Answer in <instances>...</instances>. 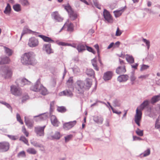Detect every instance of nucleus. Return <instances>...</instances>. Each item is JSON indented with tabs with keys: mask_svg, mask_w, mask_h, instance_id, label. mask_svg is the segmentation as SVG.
<instances>
[{
	"mask_svg": "<svg viewBox=\"0 0 160 160\" xmlns=\"http://www.w3.org/2000/svg\"><path fill=\"white\" fill-rule=\"evenodd\" d=\"M10 91L12 94L16 96H20L22 93L21 90L14 85H12L11 86Z\"/></svg>",
	"mask_w": 160,
	"mask_h": 160,
	"instance_id": "nucleus-7",
	"label": "nucleus"
},
{
	"mask_svg": "<svg viewBox=\"0 0 160 160\" xmlns=\"http://www.w3.org/2000/svg\"><path fill=\"white\" fill-rule=\"evenodd\" d=\"M74 30V26L73 24L70 23L68 26L67 30L68 31L72 32Z\"/></svg>",
	"mask_w": 160,
	"mask_h": 160,
	"instance_id": "nucleus-41",
	"label": "nucleus"
},
{
	"mask_svg": "<svg viewBox=\"0 0 160 160\" xmlns=\"http://www.w3.org/2000/svg\"><path fill=\"white\" fill-rule=\"evenodd\" d=\"M112 73L111 71H107L104 73L103 78L105 81L111 79L112 78Z\"/></svg>",
	"mask_w": 160,
	"mask_h": 160,
	"instance_id": "nucleus-23",
	"label": "nucleus"
},
{
	"mask_svg": "<svg viewBox=\"0 0 160 160\" xmlns=\"http://www.w3.org/2000/svg\"><path fill=\"white\" fill-rule=\"evenodd\" d=\"M84 83L85 89L88 90L90 88L92 85V80L90 79L87 78L85 80Z\"/></svg>",
	"mask_w": 160,
	"mask_h": 160,
	"instance_id": "nucleus-15",
	"label": "nucleus"
},
{
	"mask_svg": "<svg viewBox=\"0 0 160 160\" xmlns=\"http://www.w3.org/2000/svg\"><path fill=\"white\" fill-rule=\"evenodd\" d=\"M21 62L23 65H34L37 63L35 55L32 52L25 53L21 57Z\"/></svg>",
	"mask_w": 160,
	"mask_h": 160,
	"instance_id": "nucleus-1",
	"label": "nucleus"
},
{
	"mask_svg": "<svg viewBox=\"0 0 160 160\" xmlns=\"http://www.w3.org/2000/svg\"><path fill=\"white\" fill-rule=\"evenodd\" d=\"M33 91L39 92L42 95H45L47 94V91L46 88L40 84L39 79H38L35 84L30 88Z\"/></svg>",
	"mask_w": 160,
	"mask_h": 160,
	"instance_id": "nucleus-3",
	"label": "nucleus"
},
{
	"mask_svg": "<svg viewBox=\"0 0 160 160\" xmlns=\"http://www.w3.org/2000/svg\"><path fill=\"white\" fill-rule=\"evenodd\" d=\"M29 98V96L28 95H25L23 96L22 98V102H24L26 101L27 100H28Z\"/></svg>",
	"mask_w": 160,
	"mask_h": 160,
	"instance_id": "nucleus-62",
	"label": "nucleus"
},
{
	"mask_svg": "<svg viewBox=\"0 0 160 160\" xmlns=\"http://www.w3.org/2000/svg\"><path fill=\"white\" fill-rule=\"evenodd\" d=\"M72 70L73 72L74 73L79 72H80L79 69L77 67L72 68Z\"/></svg>",
	"mask_w": 160,
	"mask_h": 160,
	"instance_id": "nucleus-60",
	"label": "nucleus"
},
{
	"mask_svg": "<svg viewBox=\"0 0 160 160\" xmlns=\"http://www.w3.org/2000/svg\"><path fill=\"white\" fill-rule=\"evenodd\" d=\"M149 76V74H146L144 75H142L138 77V78L139 79H145L146 78H148Z\"/></svg>",
	"mask_w": 160,
	"mask_h": 160,
	"instance_id": "nucleus-63",
	"label": "nucleus"
},
{
	"mask_svg": "<svg viewBox=\"0 0 160 160\" xmlns=\"http://www.w3.org/2000/svg\"><path fill=\"white\" fill-rule=\"evenodd\" d=\"M13 8L15 11L17 12H19L21 10V6L18 4L14 5L13 6Z\"/></svg>",
	"mask_w": 160,
	"mask_h": 160,
	"instance_id": "nucleus-33",
	"label": "nucleus"
},
{
	"mask_svg": "<svg viewBox=\"0 0 160 160\" xmlns=\"http://www.w3.org/2000/svg\"><path fill=\"white\" fill-rule=\"evenodd\" d=\"M4 49L5 52L6 54H7L8 56H10L12 55L13 52V51L11 49L6 47H4Z\"/></svg>",
	"mask_w": 160,
	"mask_h": 160,
	"instance_id": "nucleus-34",
	"label": "nucleus"
},
{
	"mask_svg": "<svg viewBox=\"0 0 160 160\" xmlns=\"http://www.w3.org/2000/svg\"><path fill=\"white\" fill-rule=\"evenodd\" d=\"M52 138L54 139H59L61 137V135L59 132H56L52 136Z\"/></svg>",
	"mask_w": 160,
	"mask_h": 160,
	"instance_id": "nucleus-39",
	"label": "nucleus"
},
{
	"mask_svg": "<svg viewBox=\"0 0 160 160\" xmlns=\"http://www.w3.org/2000/svg\"><path fill=\"white\" fill-rule=\"evenodd\" d=\"M19 140L22 141L23 142H24L26 144L28 145H29L28 144V140L25 138V137L24 136H22L20 137L19 138Z\"/></svg>",
	"mask_w": 160,
	"mask_h": 160,
	"instance_id": "nucleus-46",
	"label": "nucleus"
},
{
	"mask_svg": "<svg viewBox=\"0 0 160 160\" xmlns=\"http://www.w3.org/2000/svg\"><path fill=\"white\" fill-rule=\"evenodd\" d=\"M86 46L85 44L80 43L77 45L76 49L79 53L82 52L86 50Z\"/></svg>",
	"mask_w": 160,
	"mask_h": 160,
	"instance_id": "nucleus-18",
	"label": "nucleus"
},
{
	"mask_svg": "<svg viewBox=\"0 0 160 160\" xmlns=\"http://www.w3.org/2000/svg\"><path fill=\"white\" fill-rule=\"evenodd\" d=\"M28 44L30 47H36L38 45V41L37 39L32 37L29 39Z\"/></svg>",
	"mask_w": 160,
	"mask_h": 160,
	"instance_id": "nucleus-12",
	"label": "nucleus"
},
{
	"mask_svg": "<svg viewBox=\"0 0 160 160\" xmlns=\"http://www.w3.org/2000/svg\"><path fill=\"white\" fill-rule=\"evenodd\" d=\"M51 16L52 19L58 22H61L63 20V18L59 14L58 11L53 12L51 13Z\"/></svg>",
	"mask_w": 160,
	"mask_h": 160,
	"instance_id": "nucleus-11",
	"label": "nucleus"
},
{
	"mask_svg": "<svg viewBox=\"0 0 160 160\" xmlns=\"http://www.w3.org/2000/svg\"><path fill=\"white\" fill-rule=\"evenodd\" d=\"M149 104L148 100H146L138 107L136 110V113L134 116V121L139 126H140V122L141 120L142 117V111Z\"/></svg>",
	"mask_w": 160,
	"mask_h": 160,
	"instance_id": "nucleus-2",
	"label": "nucleus"
},
{
	"mask_svg": "<svg viewBox=\"0 0 160 160\" xmlns=\"http://www.w3.org/2000/svg\"><path fill=\"white\" fill-rule=\"evenodd\" d=\"M103 16L105 20L108 23H112L113 19L109 12L106 9L104 10Z\"/></svg>",
	"mask_w": 160,
	"mask_h": 160,
	"instance_id": "nucleus-10",
	"label": "nucleus"
},
{
	"mask_svg": "<svg viewBox=\"0 0 160 160\" xmlns=\"http://www.w3.org/2000/svg\"><path fill=\"white\" fill-rule=\"evenodd\" d=\"M25 122L26 125L28 127L31 128L33 126V124L32 122L29 120L26 119V117H24Z\"/></svg>",
	"mask_w": 160,
	"mask_h": 160,
	"instance_id": "nucleus-35",
	"label": "nucleus"
},
{
	"mask_svg": "<svg viewBox=\"0 0 160 160\" xmlns=\"http://www.w3.org/2000/svg\"><path fill=\"white\" fill-rule=\"evenodd\" d=\"M57 110L59 112L63 113L65 112L67 109L64 106H58L57 108Z\"/></svg>",
	"mask_w": 160,
	"mask_h": 160,
	"instance_id": "nucleus-37",
	"label": "nucleus"
},
{
	"mask_svg": "<svg viewBox=\"0 0 160 160\" xmlns=\"http://www.w3.org/2000/svg\"><path fill=\"white\" fill-rule=\"evenodd\" d=\"M86 73L88 77H92L94 75V72L91 68H87L86 71Z\"/></svg>",
	"mask_w": 160,
	"mask_h": 160,
	"instance_id": "nucleus-31",
	"label": "nucleus"
},
{
	"mask_svg": "<svg viewBox=\"0 0 160 160\" xmlns=\"http://www.w3.org/2000/svg\"><path fill=\"white\" fill-rule=\"evenodd\" d=\"M31 143L32 144L33 146L35 147H37L39 148L43 147V146L40 144H39L36 141H31Z\"/></svg>",
	"mask_w": 160,
	"mask_h": 160,
	"instance_id": "nucleus-38",
	"label": "nucleus"
},
{
	"mask_svg": "<svg viewBox=\"0 0 160 160\" xmlns=\"http://www.w3.org/2000/svg\"><path fill=\"white\" fill-rule=\"evenodd\" d=\"M51 121L52 124L56 127L58 126L59 122L58 121L56 117L54 115H52L51 117Z\"/></svg>",
	"mask_w": 160,
	"mask_h": 160,
	"instance_id": "nucleus-25",
	"label": "nucleus"
},
{
	"mask_svg": "<svg viewBox=\"0 0 160 160\" xmlns=\"http://www.w3.org/2000/svg\"><path fill=\"white\" fill-rule=\"evenodd\" d=\"M72 137V135L71 134L65 137V139L66 142H67L69 141L71 139Z\"/></svg>",
	"mask_w": 160,
	"mask_h": 160,
	"instance_id": "nucleus-56",
	"label": "nucleus"
},
{
	"mask_svg": "<svg viewBox=\"0 0 160 160\" xmlns=\"http://www.w3.org/2000/svg\"><path fill=\"white\" fill-rule=\"evenodd\" d=\"M42 49L48 54H50L53 52V50L51 48V44L50 43L44 44Z\"/></svg>",
	"mask_w": 160,
	"mask_h": 160,
	"instance_id": "nucleus-13",
	"label": "nucleus"
},
{
	"mask_svg": "<svg viewBox=\"0 0 160 160\" xmlns=\"http://www.w3.org/2000/svg\"><path fill=\"white\" fill-rule=\"evenodd\" d=\"M86 49H87L88 51L91 52L94 54H95L96 53V52L92 47L88 46L87 45L86 46Z\"/></svg>",
	"mask_w": 160,
	"mask_h": 160,
	"instance_id": "nucleus-52",
	"label": "nucleus"
},
{
	"mask_svg": "<svg viewBox=\"0 0 160 160\" xmlns=\"http://www.w3.org/2000/svg\"><path fill=\"white\" fill-rule=\"evenodd\" d=\"M54 101H52L50 103V113L51 114V112L53 111V107L54 105Z\"/></svg>",
	"mask_w": 160,
	"mask_h": 160,
	"instance_id": "nucleus-51",
	"label": "nucleus"
},
{
	"mask_svg": "<svg viewBox=\"0 0 160 160\" xmlns=\"http://www.w3.org/2000/svg\"><path fill=\"white\" fill-rule=\"evenodd\" d=\"M27 152L29 154L34 155L36 154L37 151L36 150L33 148H30L27 150Z\"/></svg>",
	"mask_w": 160,
	"mask_h": 160,
	"instance_id": "nucleus-36",
	"label": "nucleus"
},
{
	"mask_svg": "<svg viewBox=\"0 0 160 160\" xmlns=\"http://www.w3.org/2000/svg\"><path fill=\"white\" fill-rule=\"evenodd\" d=\"M76 121L74 120L65 123L63 125V128L66 130L70 129L76 125Z\"/></svg>",
	"mask_w": 160,
	"mask_h": 160,
	"instance_id": "nucleus-14",
	"label": "nucleus"
},
{
	"mask_svg": "<svg viewBox=\"0 0 160 160\" xmlns=\"http://www.w3.org/2000/svg\"><path fill=\"white\" fill-rule=\"evenodd\" d=\"M10 144L7 142H0V152H5L8 151L9 149Z\"/></svg>",
	"mask_w": 160,
	"mask_h": 160,
	"instance_id": "nucleus-9",
	"label": "nucleus"
},
{
	"mask_svg": "<svg viewBox=\"0 0 160 160\" xmlns=\"http://www.w3.org/2000/svg\"><path fill=\"white\" fill-rule=\"evenodd\" d=\"M64 9L68 12L70 19L74 20L77 18V15L72 9L71 7L68 3L64 7Z\"/></svg>",
	"mask_w": 160,
	"mask_h": 160,
	"instance_id": "nucleus-5",
	"label": "nucleus"
},
{
	"mask_svg": "<svg viewBox=\"0 0 160 160\" xmlns=\"http://www.w3.org/2000/svg\"><path fill=\"white\" fill-rule=\"evenodd\" d=\"M113 103L114 106L115 107H119L121 105L120 101L117 99H115L113 101Z\"/></svg>",
	"mask_w": 160,
	"mask_h": 160,
	"instance_id": "nucleus-43",
	"label": "nucleus"
},
{
	"mask_svg": "<svg viewBox=\"0 0 160 160\" xmlns=\"http://www.w3.org/2000/svg\"><path fill=\"white\" fill-rule=\"evenodd\" d=\"M142 41L145 43L146 46H147V48L148 50L150 47V42L149 40L147 39L143 38L142 39Z\"/></svg>",
	"mask_w": 160,
	"mask_h": 160,
	"instance_id": "nucleus-45",
	"label": "nucleus"
},
{
	"mask_svg": "<svg viewBox=\"0 0 160 160\" xmlns=\"http://www.w3.org/2000/svg\"><path fill=\"white\" fill-rule=\"evenodd\" d=\"M142 140V139L139 137H138L136 136H133V141H136V140Z\"/></svg>",
	"mask_w": 160,
	"mask_h": 160,
	"instance_id": "nucleus-64",
	"label": "nucleus"
},
{
	"mask_svg": "<svg viewBox=\"0 0 160 160\" xmlns=\"http://www.w3.org/2000/svg\"><path fill=\"white\" fill-rule=\"evenodd\" d=\"M126 59L127 62L130 64H132L134 62V59L132 55L128 54L126 55Z\"/></svg>",
	"mask_w": 160,
	"mask_h": 160,
	"instance_id": "nucleus-26",
	"label": "nucleus"
},
{
	"mask_svg": "<svg viewBox=\"0 0 160 160\" xmlns=\"http://www.w3.org/2000/svg\"><path fill=\"white\" fill-rule=\"evenodd\" d=\"M17 157L18 158L26 157V155L25 151H22L19 152L17 155Z\"/></svg>",
	"mask_w": 160,
	"mask_h": 160,
	"instance_id": "nucleus-44",
	"label": "nucleus"
},
{
	"mask_svg": "<svg viewBox=\"0 0 160 160\" xmlns=\"http://www.w3.org/2000/svg\"><path fill=\"white\" fill-rule=\"evenodd\" d=\"M7 136L10 139L12 140H16L18 138V137L17 136L7 135Z\"/></svg>",
	"mask_w": 160,
	"mask_h": 160,
	"instance_id": "nucleus-55",
	"label": "nucleus"
},
{
	"mask_svg": "<svg viewBox=\"0 0 160 160\" xmlns=\"http://www.w3.org/2000/svg\"><path fill=\"white\" fill-rule=\"evenodd\" d=\"M160 100V95L153 96L151 100L152 104H154Z\"/></svg>",
	"mask_w": 160,
	"mask_h": 160,
	"instance_id": "nucleus-30",
	"label": "nucleus"
},
{
	"mask_svg": "<svg viewBox=\"0 0 160 160\" xmlns=\"http://www.w3.org/2000/svg\"><path fill=\"white\" fill-rule=\"evenodd\" d=\"M49 115L48 113H44L39 114L38 115L34 116V117H37L38 118L39 120H43L46 119Z\"/></svg>",
	"mask_w": 160,
	"mask_h": 160,
	"instance_id": "nucleus-21",
	"label": "nucleus"
},
{
	"mask_svg": "<svg viewBox=\"0 0 160 160\" xmlns=\"http://www.w3.org/2000/svg\"><path fill=\"white\" fill-rule=\"evenodd\" d=\"M38 36L42 38L45 42L52 43L54 42V41L49 37L42 35H39Z\"/></svg>",
	"mask_w": 160,
	"mask_h": 160,
	"instance_id": "nucleus-24",
	"label": "nucleus"
},
{
	"mask_svg": "<svg viewBox=\"0 0 160 160\" xmlns=\"http://www.w3.org/2000/svg\"><path fill=\"white\" fill-rule=\"evenodd\" d=\"M11 8L9 3H8L4 11V13L5 14H9L11 11Z\"/></svg>",
	"mask_w": 160,
	"mask_h": 160,
	"instance_id": "nucleus-32",
	"label": "nucleus"
},
{
	"mask_svg": "<svg viewBox=\"0 0 160 160\" xmlns=\"http://www.w3.org/2000/svg\"><path fill=\"white\" fill-rule=\"evenodd\" d=\"M132 68L134 70H136L138 68V63H135L134 64H130Z\"/></svg>",
	"mask_w": 160,
	"mask_h": 160,
	"instance_id": "nucleus-58",
	"label": "nucleus"
},
{
	"mask_svg": "<svg viewBox=\"0 0 160 160\" xmlns=\"http://www.w3.org/2000/svg\"><path fill=\"white\" fill-rule=\"evenodd\" d=\"M136 133L138 135L140 136H142L143 135V131L141 130L138 128L137 130L136 131Z\"/></svg>",
	"mask_w": 160,
	"mask_h": 160,
	"instance_id": "nucleus-48",
	"label": "nucleus"
},
{
	"mask_svg": "<svg viewBox=\"0 0 160 160\" xmlns=\"http://www.w3.org/2000/svg\"><path fill=\"white\" fill-rule=\"evenodd\" d=\"M129 77L127 75H121L119 76L117 78V80L119 82H125L128 79Z\"/></svg>",
	"mask_w": 160,
	"mask_h": 160,
	"instance_id": "nucleus-19",
	"label": "nucleus"
},
{
	"mask_svg": "<svg viewBox=\"0 0 160 160\" xmlns=\"http://www.w3.org/2000/svg\"><path fill=\"white\" fill-rule=\"evenodd\" d=\"M21 83L22 85H24L27 84H29L31 82L26 78H23L21 80Z\"/></svg>",
	"mask_w": 160,
	"mask_h": 160,
	"instance_id": "nucleus-40",
	"label": "nucleus"
},
{
	"mask_svg": "<svg viewBox=\"0 0 160 160\" xmlns=\"http://www.w3.org/2000/svg\"><path fill=\"white\" fill-rule=\"evenodd\" d=\"M20 2L23 6H27L29 4L27 0H20Z\"/></svg>",
	"mask_w": 160,
	"mask_h": 160,
	"instance_id": "nucleus-53",
	"label": "nucleus"
},
{
	"mask_svg": "<svg viewBox=\"0 0 160 160\" xmlns=\"http://www.w3.org/2000/svg\"><path fill=\"white\" fill-rule=\"evenodd\" d=\"M46 126L35 127L34 132L38 137H43L44 135V130Z\"/></svg>",
	"mask_w": 160,
	"mask_h": 160,
	"instance_id": "nucleus-8",
	"label": "nucleus"
},
{
	"mask_svg": "<svg viewBox=\"0 0 160 160\" xmlns=\"http://www.w3.org/2000/svg\"><path fill=\"white\" fill-rule=\"evenodd\" d=\"M10 62V59L7 56L1 58L0 61V65L8 63Z\"/></svg>",
	"mask_w": 160,
	"mask_h": 160,
	"instance_id": "nucleus-28",
	"label": "nucleus"
},
{
	"mask_svg": "<svg viewBox=\"0 0 160 160\" xmlns=\"http://www.w3.org/2000/svg\"><path fill=\"white\" fill-rule=\"evenodd\" d=\"M83 81L78 80L76 83V89L78 93L80 94H83L84 90H86Z\"/></svg>",
	"mask_w": 160,
	"mask_h": 160,
	"instance_id": "nucleus-6",
	"label": "nucleus"
},
{
	"mask_svg": "<svg viewBox=\"0 0 160 160\" xmlns=\"http://www.w3.org/2000/svg\"><path fill=\"white\" fill-rule=\"evenodd\" d=\"M126 8V6H125L121 8L120 10L114 11L113 13L115 17L116 18H118L121 16Z\"/></svg>",
	"mask_w": 160,
	"mask_h": 160,
	"instance_id": "nucleus-22",
	"label": "nucleus"
},
{
	"mask_svg": "<svg viewBox=\"0 0 160 160\" xmlns=\"http://www.w3.org/2000/svg\"><path fill=\"white\" fill-rule=\"evenodd\" d=\"M122 33V32L120 30L119 28L118 27L117 28L116 32L115 35L117 36H119L121 35Z\"/></svg>",
	"mask_w": 160,
	"mask_h": 160,
	"instance_id": "nucleus-59",
	"label": "nucleus"
},
{
	"mask_svg": "<svg viewBox=\"0 0 160 160\" xmlns=\"http://www.w3.org/2000/svg\"><path fill=\"white\" fill-rule=\"evenodd\" d=\"M130 80L131 82H133L135 79L136 77L134 75V72H131V75L130 76ZM133 82H132V84H133Z\"/></svg>",
	"mask_w": 160,
	"mask_h": 160,
	"instance_id": "nucleus-57",
	"label": "nucleus"
},
{
	"mask_svg": "<svg viewBox=\"0 0 160 160\" xmlns=\"http://www.w3.org/2000/svg\"><path fill=\"white\" fill-rule=\"evenodd\" d=\"M73 83V79L72 77H70L67 80V84L68 86L72 85Z\"/></svg>",
	"mask_w": 160,
	"mask_h": 160,
	"instance_id": "nucleus-47",
	"label": "nucleus"
},
{
	"mask_svg": "<svg viewBox=\"0 0 160 160\" xmlns=\"http://www.w3.org/2000/svg\"><path fill=\"white\" fill-rule=\"evenodd\" d=\"M60 96H65L67 97H72L73 95L72 92L69 89H66L61 92L59 93Z\"/></svg>",
	"mask_w": 160,
	"mask_h": 160,
	"instance_id": "nucleus-16",
	"label": "nucleus"
},
{
	"mask_svg": "<svg viewBox=\"0 0 160 160\" xmlns=\"http://www.w3.org/2000/svg\"><path fill=\"white\" fill-rule=\"evenodd\" d=\"M93 2L94 3V5L97 8L101 9V6L99 4L97 0H93Z\"/></svg>",
	"mask_w": 160,
	"mask_h": 160,
	"instance_id": "nucleus-54",
	"label": "nucleus"
},
{
	"mask_svg": "<svg viewBox=\"0 0 160 160\" xmlns=\"http://www.w3.org/2000/svg\"><path fill=\"white\" fill-rule=\"evenodd\" d=\"M16 118L17 121L19 122L21 124H23V122L21 119V116L18 113H17L16 114Z\"/></svg>",
	"mask_w": 160,
	"mask_h": 160,
	"instance_id": "nucleus-49",
	"label": "nucleus"
},
{
	"mask_svg": "<svg viewBox=\"0 0 160 160\" xmlns=\"http://www.w3.org/2000/svg\"><path fill=\"white\" fill-rule=\"evenodd\" d=\"M151 153V150L150 148H148L146 150L144 151L140 155L141 158L146 157L149 155Z\"/></svg>",
	"mask_w": 160,
	"mask_h": 160,
	"instance_id": "nucleus-29",
	"label": "nucleus"
},
{
	"mask_svg": "<svg viewBox=\"0 0 160 160\" xmlns=\"http://www.w3.org/2000/svg\"><path fill=\"white\" fill-rule=\"evenodd\" d=\"M149 66L148 65L142 64L141 66L140 71H142L144 70L148 69L149 68Z\"/></svg>",
	"mask_w": 160,
	"mask_h": 160,
	"instance_id": "nucleus-50",
	"label": "nucleus"
},
{
	"mask_svg": "<svg viewBox=\"0 0 160 160\" xmlns=\"http://www.w3.org/2000/svg\"><path fill=\"white\" fill-rule=\"evenodd\" d=\"M1 73L2 77L5 79L10 78L12 76V71L7 66H2L1 70Z\"/></svg>",
	"mask_w": 160,
	"mask_h": 160,
	"instance_id": "nucleus-4",
	"label": "nucleus"
},
{
	"mask_svg": "<svg viewBox=\"0 0 160 160\" xmlns=\"http://www.w3.org/2000/svg\"><path fill=\"white\" fill-rule=\"evenodd\" d=\"M31 32H32L33 34L35 35H37L38 34V33L34 31H32L31 30L28 29L27 28H24L23 29L22 32L21 34L20 39H21L22 37L24 35L26 34L30 33Z\"/></svg>",
	"mask_w": 160,
	"mask_h": 160,
	"instance_id": "nucleus-17",
	"label": "nucleus"
},
{
	"mask_svg": "<svg viewBox=\"0 0 160 160\" xmlns=\"http://www.w3.org/2000/svg\"><path fill=\"white\" fill-rule=\"evenodd\" d=\"M98 102H100V103H104V104H105V103L104 102H102V101H98V100H97L96 101V102H95L94 103L92 104L91 106V107H93L94 106H97L98 105Z\"/></svg>",
	"mask_w": 160,
	"mask_h": 160,
	"instance_id": "nucleus-61",
	"label": "nucleus"
},
{
	"mask_svg": "<svg viewBox=\"0 0 160 160\" xmlns=\"http://www.w3.org/2000/svg\"><path fill=\"white\" fill-rule=\"evenodd\" d=\"M0 103L2 104L5 105L8 108L10 109L11 111H12V108L10 105L8 103L3 101H0Z\"/></svg>",
	"mask_w": 160,
	"mask_h": 160,
	"instance_id": "nucleus-42",
	"label": "nucleus"
},
{
	"mask_svg": "<svg viewBox=\"0 0 160 160\" xmlns=\"http://www.w3.org/2000/svg\"><path fill=\"white\" fill-rule=\"evenodd\" d=\"M125 67L124 65L122 66H119L116 70V72L118 74H123L126 72Z\"/></svg>",
	"mask_w": 160,
	"mask_h": 160,
	"instance_id": "nucleus-20",
	"label": "nucleus"
},
{
	"mask_svg": "<svg viewBox=\"0 0 160 160\" xmlns=\"http://www.w3.org/2000/svg\"><path fill=\"white\" fill-rule=\"evenodd\" d=\"M93 120L96 123L98 124H102V123L103 119L101 117L99 116H95L93 117Z\"/></svg>",
	"mask_w": 160,
	"mask_h": 160,
	"instance_id": "nucleus-27",
	"label": "nucleus"
}]
</instances>
